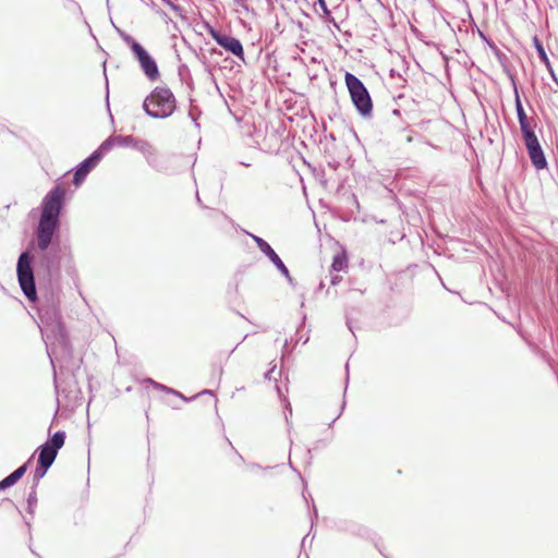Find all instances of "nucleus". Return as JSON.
Segmentation results:
<instances>
[{
  "label": "nucleus",
  "mask_w": 558,
  "mask_h": 558,
  "mask_svg": "<svg viewBox=\"0 0 558 558\" xmlns=\"http://www.w3.org/2000/svg\"><path fill=\"white\" fill-rule=\"evenodd\" d=\"M40 276L39 289L28 251H23L16 262V278L24 296L37 303V313L46 332L47 344H57L64 352V342L70 341L61 312V260L64 251H34Z\"/></svg>",
  "instance_id": "obj_1"
},
{
  "label": "nucleus",
  "mask_w": 558,
  "mask_h": 558,
  "mask_svg": "<svg viewBox=\"0 0 558 558\" xmlns=\"http://www.w3.org/2000/svg\"><path fill=\"white\" fill-rule=\"evenodd\" d=\"M73 194L74 190L71 189L66 174H64L54 181L53 186L44 196L38 223L29 242V247L33 251H65L68 248L62 244L61 217Z\"/></svg>",
  "instance_id": "obj_2"
},
{
  "label": "nucleus",
  "mask_w": 558,
  "mask_h": 558,
  "mask_svg": "<svg viewBox=\"0 0 558 558\" xmlns=\"http://www.w3.org/2000/svg\"><path fill=\"white\" fill-rule=\"evenodd\" d=\"M47 354L53 372V385L57 395L63 396L69 402L77 403L83 399L82 389L78 384V375L83 364V357H75L71 341L64 342V352L57 344H47Z\"/></svg>",
  "instance_id": "obj_3"
},
{
  "label": "nucleus",
  "mask_w": 558,
  "mask_h": 558,
  "mask_svg": "<svg viewBox=\"0 0 558 558\" xmlns=\"http://www.w3.org/2000/svg\"><path fill=\"white\" fill-rule=\"evenodd\" d=\"M177 105V98L169 87L156 86L143 100L142 108L149 118L163 120L175 112Z\"/></svg>",
  "instance_id": "obj_4"
},
{
  "label": "nucleus",
  "mask_w": 558,
  "mask_h": 558,
  "mask_svg": "<svg viewBox=\"0 0 558 558\" xmlns=\"http://www.w3.org/2000/svg\"><path fill=\"white\" fill-rule=\"evenodd\" d=\"M116 29L132 52L133 58L138 62L141 71L149 82H156L160 78V71L155 58L148 50L137 41L133 36L116 26Z\"/></svg>",
  "instance_id": "obj_5"
},
{
  "label": "nucleus",
  "mask_w": 558,
  "mask_h": 558,
  "mask_svg": "<svg viewBox=\"0 0 558 558\" xmlns=\"http://www.w3.org/2000/svg\"><path fill=\"white\" fill-rule=\"evenodd\" d=\"M344 83L353 107L363 119L373 117V100L371 94L361 78L351 72L344 73Z\"/></svg>",
  "instance_id": "obj_6"
},
{
  "label": "nucleus",
  "mask_w": 558,
  "mask_h": 558,
  "mask_svg": "<svg viewBox=\"0 0 558 558\" xmlns=\"http://www.w3.org/2000/svg\"><path fill=\"white\" fill-rule=\"evenodd\" d=\"M201 25L219 47L245 62L244 48L239 38L217 29L207 20H202Z\"/></svg>",
  "instance_id": "obj_7"
},
{
  "label": "nucleus",
  "mask_w": 558,
  "mask_h": 558,
  "mask_svg": "<svg viewBox=\"0 0 558 558\" xmlns=\"http://www.w3.org/2000/svg\"><path fill=\"white\" fill-rule=\"evenodd\" d=\"M244 233L255 242L258 250L269 259V262L280 272V275L286 278L289 286L294 289L296 287L295 279L291 276L289 268L276 253V251L271 247V245L265 239L252 232L245 230Z\"/></svg>",
  "instance_id": "obj_8"
},
{
  "label": "nucleus",
  "mask_w": 558,
  "mask_h": 558,
  "mask_svg": "<svg viewBox=\"0 0 558 558\" xmlns=\"http://www.w3.org/2000/svg\"><path fill=\"white\" fill-rule=\"evenodd\" d=\"M65 438L66 434L64 430H57L49 436V438L36 449V452L38 453L37 462L51 466L59 453V450L64 446Z\"/></svg>",
  "instance_id": "obj_9"
},
{
  "label": "nucleus",
  "mask_w": 558,
  "mask_h": 558,
  "mask_svg": "<svg viewBox=\"0 0 558 558\" xmlns=\"http://www.w3.org/2000/svg\"><path fill=\"white\" fill-rule=\"evenodd\" d=\"M98 155H89L80 163H77L74 168H72L69 172H66V177L69 173L73 174L72 182L75 189H78L86 180L87 175L98 166L97 161Z\"/></svg>",
  "instance_id": "obj_10"
},
{
  "label": "nucleus",
  "mask_w": 558,
  "mask_h": 558,
  "mask_svg": "<svg viewBox=\"0 0 558 558\" xmlns=\"http://www.w3.org/2000/svg\"><path fill=\"white\" fill-rule=\"evenodd\" d=\"M527 151V156L531 160L532 166L535 170L541 171L548 168V161L545 156L544 149L539 143V140L524 144Z\"/></svg>",
  "instance_id": "obj_11"
},
{
  "label": "nucleus",
  "mask_w": 558,
  "mask_h": 558,
  "mask_svg": "<svg viewBox=\"0 0 558 558\" xmlns=\"http://www.w3.org/2000/svg\"><path fill=\"white\" fill-rule=\"evenodd\" d=\"M533 46L537 52L539 61L545 65L546 70L548 71V73L550 75V78L558 86V76H557V74L553 68V64L546 53L543 41L536 35L533 37Z\"/></svg>",
  "instance_id": "obj_12"
},
{
  "label": "nucleus",
  "mask_w": 558,
  "mask_h": 558,
  "mask_svg": "<svg viewBox=\"0 0 558 558\" xmlns=\"http://www.w3.org/2000/svg\"><path fill=\"white\" fill-rule=\"evenodd\" d=\"M118 146L131 147L142 153L149 148V142L132 135H118Z\"/></svg>",
  "instance_id": "obj_13"
},
{
  "label": "nucleus",
  "mask_w": 558,
  "mask_h": 558,
  "mask_svg": "<svg viewBox=\"0 0 558 558\" xmlns=\"http://www.w3.org/2000/svg\"><path fill=\"white\" fill-rule=\"evenodd\" d=\"M145 383L149 384L153 388H155L156 390H159V391H162L165 393H168V395H173L178 398H180L181 400H183L184 402H190L192 400H195L197 398V395L195 396H192V397H185L182 392H180L179 390H175L171 387H168L161 383H158L151 378H146L145 379Z\"/></svg>",
  "instance_id": "obj_14"
},
{
  "label": "nucleus",
  "mask_w": 558,
  "mask_h": 558,
  "mask_svg": "<svg viewBox=\"0 0 558 558\" xmlns=\"http://www.w3.org/2000/svg\"><path fill=\"white\" fill-rule=\"evenodd\" d=\"M114 146H118V135H110L92 153V155H98L97 161L100 162L105 155Z\"/></svg>",
  "instance_id": "obj_15"
},
{
  "label": "nucleus",
  "mask_w": 558,
  "mask_h": 558,
  "mask_svg": "<svg viewBox=\"0 0 558 558\" xmlns=\"http://www.w3.org/2000/svg\"><path fill=\"white\" fill-rule=\"evenodd\" d=\"M535 129H536V123H535L534 119L520 124V131H521V137L523 141V144H529L530 142L538 140V137L535 133Z\"/></svg>",
  "instance_id": "obj_16"
},
{
  "label": "nucleus",
  "mask_w": 558,
  "mask_h": 558,
  "mask_svg": "<svg viewBox=\"0 0 558 558\" xmlns=\"http://www.w3.org/2000/svg\"><path fill=\"white\" fill-rule=\"evenodd\" d=\"M178 75L181 83L185 85L186 89L189 90V95H191V93H193L195 89V85L190 68L185 63L179 65Z\"/></svg>",
  "instance_id": "obj_17"
},
{
  "label": "nucleus",
  "mask_w": 558,
  "mask_h": 558,
  "mask_svg": "<svg viewBox=\"0 0 558 558\" xmlns=\"http://www.w3.org/2000/svg\"><path fill=\"white\" fill-rule=\"evenodd\" d=\"M34 456H31L28 460L20 465L17 469H15L12 473H10L8 476L4 477L7 484L9 487L14 486L27 472L29 463L32 461Z\"/></svg>",
  "instance_id": "obj_18"
},
{
  "label": "nucleus",
  "mask_w": 558,
  "mask_h": 558,
  "mask_svg": "<svg viewBox=\"0 0 558 558\" xmlns=\"http://www.w3.org/2000/svg\"><path fill=\"white\" fill-rule=\"evenodd\" d=\"M34 456H31L28 460L20 465L17 469H15L12 473H10L8 476L4 477L7 484L9 487L14 486L27 472L29 463L32 461Z\"/></svg>",
  "instance_id": "obj_19"
},
{
  "label": "nucleus",
  "mask_w": 558,
  "mask_h": 558,
  "mask_svg": "<svg viewBox=\"0 0 558 558\" xmlns=\"http://www.w3.org/2000/svg\"><path fill=\"white\" fill-rule=\"evenodd\" d=\"M340 529L344 532H348L352 535L360 537H364L368 533L367 527L353 521H344Z\"/></svg>",
  "instance_id": "obj_20"
},
{
  "label": "nucleus",
  "mask_w": 558,
  "mask_h": 558,
  "mask_svg": "<svg viewBox=\"0 0 558 558\" xmlns=\"http://www.w3.org/2000/svg\"><path fill=\"white\" fill-rule=\"evenodd\" d=\"M348 265H349V258H348L347 253H344V252L337 253L332 258V262L330 265V272H339V271L345 270L348 268Z\"/></svg>",
  "instance_id": "obj_21"
},
{
  "label": "nucleus",
  "mask_w": 558,
  "mask_h": 558,
  "mask_svg": "<svg viewBox=\"0 0 558 558\" xmlns=\"http://www.w3.org/2000/svg\"><path fill=\"white\" fill-rule=\"evenodd\" d=\"M513 94H514L515 113H517L518 122L520 125L522 123H525V122L532 120V118H529L524 110V107H523V104H522V100L520 97L519 88H515V92H513Z\"/></svg>",
  "instance_id": "obj_22"
},
{
  "label": "nucleus",
  "mask_w": 558,
  "mask_h": 558,
  "mask_svg": "<svg viewBox=\"0 0 558 558\" xmlns=\"http://www.w3.org/2000/svg\"><path fill=\"white\" fill-rule=\"evenodd\" d=\"M142 154L144 155L146 162L154 168L155 170L161 172L163 171V167L160 166L158 161V156L156 154V149L154 146L149 143V148L147 150H143Z\"/></svg>",
  "instance_id": "obj_23"
},
{
  "label": "nucleus",
  "mask_w": 558,
  "mask_h": 558,
  "mask_svg": "<svg viewBox=\"0 0 558 558\" xmlns=\"http://www.w3.org/2000/svg\"><path fill=\"white\" fill-rule=\"evenodd\" d=\"M50 468H51L50 465L44 464L41 462H37L34 473H33L32 486L37 487L40 480L47 474V472Z\"/></svg>",
  "instance_id": "obj_24"
},
{
  "label": "nucleus",
  "mask_w": 558,
  "mask_h": 558,
  "mask_svg": "<svg viewBox=\"0 0 558 558\" xmlns=\"http://www.w3.org/2000/svg\"><path fill=\"white\" fill-rule=\"evenodd\" d=\"M194 99L192 97V95H189V102H190V110H189V118L192 120V122L194 123L195 128L199 129V123H198V119L202 114V110L194 105Z\"/></svg>",
  "instance_id": "obj_25"
},
{
  "label": "nucleus",
  "mask_w": 558,
  "mask_h": 558,
  "mask_svg": "<svg viewBox=\"0 0 558 558\" xmlns=\"http://www.w3.org/2000/svg\"><path fill=\"white\" fill-rule=\"evenodd\" d=\"M37 487L31 486V492L27 496L26 502H27V513L34 515L35 508L37 507Z\"/></svg>",
  "instance_id": "obj_26"
},
{
  "label": "nucleus",
  "mask_w": 558,
  "mask_h": 558,
  "mask_svg": "<svg viewBox=\"0 0 558 558\" xmlns=\"http://www.w3.org/2000/svg\"><path fill=\"white\" fill-rule=\"evenodd\" d=\"M488 47L496 57L497 61L500 65H505L506 61L509 59V57L502 52L495 43H488Z\"/></svg>",
  "instance_id": "obj_27"
},
{
  "label": "nucleus",
  "mask_w": 558,
  "mask_h": 558,
  "mask_svg": "<svg viewBox=\"0 0 558 558\" xmlns=\"http://www.w3.org/2000/svg\"><path fill=\"white\" fill-rule=\"evenodd\" d=\"M500 66L502 68L504 72L507 74L508 78L510 80L511 85L513 87V92H515V88H518V84H517L514 71L510 64V60L508 59L506 61L505 65H500Z\"/></svg>",
  "instance_id": "obj_28"
},
{
  "label": "nucleus",
  "mask_w": 558,
  "mask_h": 558,
  "mask_svg": "<svg viewBox=\"0 0 558 558\" xmlns=\"http://www.w3.org/2000/svg\"><path fill=\"white\" fill-rule=\"evenodd\" d=\"M345 369H347V378H345V388H344V392H343V397L345 396V392H347V388H348V384H349V362H347L345 364ZM345 399L343 398L342 400V403H341V407H340V412L339 414L329 423V427H331L333 425V423L342 415L344 409H345Z\"/></svg>",
  "instance_id": "obj_29"
},
{
  "label": "nucleus",
  "mask_w": 558,
  "mask_h": 558,
  "mask_svg": "<svg viewBox=\"0 0 558 558\" xmlns=\"http://www.w3.org/2000/svg\"><path fill=\"white\" fill-rule=\"evenodd\" d=\"M276 389H277L279 397L284 402V416H286L287 424L289 425L290 424L289 416L292 415V407H291L290 402L288 401V399H286V398L283 399L281 389L278 386H276Z\"/></svg>",
  "instance_id": "obj_30"
},
{
  "label": "nucleus",
  "mask_w": 558,
  "mask_h": 558,
  "mask_svg": "<svg viewBox=\"0 0 558 558\" xmlns=\"http://www.w3.org/2000/svg\"><path fill=\"white\" fill-rule=\"evenodd\" d=\"M166 5H168L172 11H174L177 13V15L179 16H182L183 12H184V9L180 5V4H177L174 1L172 0H161Z\"/></svg>",
  "instance_id": "obj_31"
},
{
  "label": "nucleus",
  "mask_w": 558,
  "mask_h": 558,
  "mask_svg": "<svg viewBox=\"0 0 558 558\" xmlns=\"http://www.w3.org/2000/svg\"><path fill=\"white\" fill-rule=\"evenodd\" d=\"M317 4L319 5L324 16L331 17V11L329 10L325 0L323 2H317Z\"/></svg>",
  "instance_id": "obj_32"
},
{
  "label": "nucleus",
  "mask_w": 558,
  "mask_h": 558,
  "mask_svg": "<svg viewBox=\"0 0 558 558\" xmlns=\"http://www.w3.org/2000/svg\"><path fill=\"white\" fill-rule=\"evenodd\" d=\"M342 280V277L337 274L330 272V284L337 286Z\"/></svg>",
  "instance_id": "obj_33"
},
{
  "label": "nucleus",
  "mask_w": 558,
  "mask_h": 558,
  "mask_svg": "<svg viewBox=\"0 0 558 558\" xmlns=\"http://www.w3.org/2000/svg\"><path fill=\"white\" fill-rule=\"evenodd\" d=\"M104 74H105V78H106V104H107V107L109 108V82L107 78L106 70L104 71Z\"/></svg>",
  "instance_id": "obj_34"
},
{
  "label": "nucleus",
  "mask_w": 558,
  "mask_h": 558,
  "mask_svg": "<svg viewBox=\"0 0 558 558\" xmlns=\"http://www.w3.org/2000/svg\"><path fill=\"white\" fill-rule=\"evenodd\" d=\"M234 3L243 8L245 11H248L247 0H233Z\"/></svg>",
  "instance_id": "obj_35"
},
{
  "label": "nucleus",
  "mask_w": 558,
  "mask_h": 558,
  "mask_svg": "<svg viewBox=\"0 0 558 558\" xmlns=\"http://www.w3.org/2000/svg\"><path fill=\"white\" fill-rule=\"evenodd\" d=\"M276 369V366H274L272 368L268 369L265 374H264V378L266 380H271L272 379V374Z\"/></svg>",
  "instance_id": "obj_36"
},
{
  "label": "nucleus",
  "mask_w": 558,
  "mask_h": 558,
  "mask_svg": "<svg viewBox=\"0 0 558 558\" xmlns=\"http://www.w3.org/2000/svg\"><path fill=\"white\" fill-rule=\"evenodd\" d=\"M349 201L356 206V208L359 209V202H357V197L355 194L351 193L349 196H348Z\"/></svg>",
  "instance_id": "obj_37"
},
{
  "label": "nucleus",
  "mask_w": 558,
  "mask_h": 558,
  "mask_svg": "<svg viewBox=\"0 0 558 558\" xmlns=\"http://www.w3.org/2000/svg\"><path fill=\"white\" fill-rule=\"evenodd\" d=\"M480 37L485 41L487 45L488 43H494L489 37H487L483 32H478Z\"/></svg>",
  "instance_id": "obj_38"
},
{
  "label": "nucleus",
  "mask_w": 558,
  "mask_h": 558,
  "mask_svg": "<svg viewBox=\"0 0 558 558\" xmlns=\"http://www.w3.org/2000/svg\"><path fill=\"white\" fill-rule=\"evenodd\" d=\"M345 324H347V327L349 328V330L354 335V328L352 325V320L349 317H347Z\"/></svg>",
  "instance_id": "obj_39"
},
{
  "label": "nucleus",
  "mask_w": 558,
  "mask_h": 558,
  "mask_svg": "<svg viewBox=\"0 0 558 558\" xmlns=\"http://www.w3.org/2000/svg\"><path fill=\"white\" fill-rule=\"evenodd\" d=\"M317 518H318L317 509H316V507L314 506V507H313V514H311V522H312V525L314 524V519H317Z\"/></svg>",
  "instance_id": "obj_40"
},
{
  "label": "nucleus",
  "mask_w": 558,
  "mask_h": 558,
  "mask_svg": "<svg viewBox=\"0 0 558 558\" xmlns=\"http://www.w3.org/2000/svg\"><path fill=\"white\" fill-rule=\"evenodd\" d=\"M8 488H10V487L8 486V484H7L5 480H4V478H3V480H1V481H0V492H3V490H5V489H8Z\"/></svg>",
  "instance_id": "obj_41"
},
{
  "label": "nucleus",
  "mask_w": 558,
  "mask_h": 558,
  "mask_svg": "<svg viewBox=\"0 0 558 558\" xmlns=\"http://www.w3.org/2000/svg\"><path fill=\"white\" fill-rule=\"evenodd\" d=\"M555 286L558 289V263L555 266Z\"/></svg>",
  "instance_id": "obj_42"
},
{
  "label": "nucleus",
  "mask_w": 558,
  "mask_h": 558,
  "mask_svg": "<svg viewBox=\"0 0 558 558\" xmlns=\"http://www.w3.org/2000/svg\"><path fill=\"white\" fill-rule=\"evenodd\" d=\"M549 340H550V342L554 344V342H555V336H554V331H553V329H551V328H549Z\"/></svg>",
  "instance_id": "obj_43"
},
{
  "label": "nucleus",
  "mask_w": 558,
  "mask_h": 558,
  "mask_svg": "<svg viewBox=\"0 0 558 558\" xmlns=\"http://www.w3.org/2000/svg\"><path fill=\"white\" fill-rule=\"evenodd\" d=\"M326 137L331 140V141H333V142L336 141V135L332 132L329 133Z\"/></svg>",
  "instance_id": "obj_44"
},
{
  "label": "nucleus",
  "mask_w": 558,
  "mask_h": 558,
  "mask_svg": "<svg viewBox=\"0 0 558 558\" xmlns=\"http://www.w3.org/2000/svg\"><path fill=\"white\" fill-rule=\"evenodd\" d=\"M389 75L393 77L396 75H399V73L395 69H391Z\"/></svg>",
  "instance_id": "obj_45"
},
{
  "label": "nucleus",
  "mask_w": 558,
  "mask_h": 558,
  "mask_svg": "<svg viewBox=\"0 0 558 558\" xmlns=\"http://www.w3.org/2000/svg\"><path fill=\"white\" fill-rule=\"evenodd\" d=\"M199 395H210V396H214L213 391L211 390H203Z\"/></svg>",
  "instance_id": "obj_46"
},
{
  "label": "nucleus",
  "mask_w": 558,
  "mask_h": 558,
  "mask_svg": "<svg viewBox=\"0 0 558 558\" xmlns=\"http://www.w3.org/2000/svg\"><path fill=\"white\" fill-rule=\"evenodd\" d=\"M29 550L32 551V554H34L36 557L38 558H43L39 554H37L33 548L32 546L29 545Z\"/></svg>",
  "instance_id": "obj_47"
},
{
  "label": "nucleus",
  "mask_w": 558,
  "mask_h": 558,
  "mask_svg": "<svg viewBox=\"0 0 558 558\" xmlns=\"http://www.w3.org/2000/svg\"><path fill=\"white\" fill-rule=\"evenodd\" d=\"M209 52L210 54L220 53V51L217 48H211Z\"/></svg>",
  "instance_id": "obj_48"
},
{
  "label": "nucleus",
  "mask_w": 558,
  "mask_h": 558,
  "mask_svg": "<svg viewBox=\"0 0 558 558\" xmlns=\"http://www.w3.org/2000/svg\"><path fill=\"white\" fill-rule=\"evenodd\" d=\"M307 537H308V534H307L306 536H304V537H303V539H302V544H301V545H302V547H304V546H305V543H306V541H307Z\"/></svg>",
  "instance_id": "obj_49"
},
{
  "label": "nucleus",
  "mask_w": 558,
  "mask_h": 558,
  "mask_svg": "<svg viewBox=\"0 0 558 558\" xmlns=\"http://www.w3.org/2000/svg\"><path fill=\"white\" fill-rule=\"evenodd\" d=\"M392 114H395V116H399V114H400V110H399V109H393V110H392Z\"/></svg>",
  "instance_id": "obj_50"
},
{
  "label": "nucleus",
  "mask_w": 558,
  "mask_h": 558,
  "mask_svg": "<svg viewBox=\"0 0 558 558\" xmlns=\"http://www.w3.org/2000/svg\"><path fill=\"white\" fill-rule=\"evenodd\" d=\"M240 163L244 167H251V163H248L247 161H241Z\"/></svg>",
  "instance_id": "obj_51"
},
{
  "label": "nucleus",
  "mask_w": 558,
  "mask_h": 558,
  "mask_svg": "<svg viewBox=\"0 0 558 558\" xmlns=\"http://www.w3.org/2000/svg\"><path fill=\"white\" fill-rule=\"evenodd\" d=\"M325 287L324 282H320L317 290H322Z\"/></svg>",
  "instance_id": "obj_52"
},
{
  "label": "nucleus",
  "mask_w": 558,
  "mask_h": 558,
  "mask_svg": "<svg viewBox=\"0 0 558 558\" xmlns=\"http://www.w3.org/2000/svg\"><path fill=\"white\" fill-rule=\"evenodd\" d=\"M305 319H306V315L304 314V315H303V317H302V324H301V326L304 324Z\"/></svg>",
  "instance_id": "obj_53"
},
{
  "label": "nucleus",
  "mask_w": 558,
  "mask_h": 558,
  "mask_svg": "<svg viewBox=\"0 0 558 558\" xmlns=\"http://www.w3.org/2000/svg\"><path fill=\"white\" fill-rule=\"evenodd\" d=\"M239 344H240V343H238L234 348H232V350H231L230 354H231V353H233V352L235 351V349L238 348V345H239Z\"/></svg>",
  "instance_id": "obj_54"
},
{
  "label": "nucleus",
  "mask_w": 558,
  "mask_h": 558,
  "mask_svg": "<svg viewBox=\"0 0 558 558\" xmlns=\"http://www.w3.org/2000/svg\"><path fill=\"white\" fill-rule=\"evenodd\" d=\"M26 525L28 526V529H31V522L28 521H25Z\"/></svg>",
  "instance_id": "obj_55"
},
{
  "label": "nucleus",
  "mask_w": 558,
  "mask_h": 558,
  "mask_svg": "<svg viewBox=\"0 0 558 558\" xmlns=\"http://www.w3.org/2000/svg\"><path fill=\"white\" fill-rule=\"evenodd\" d=\"M196 199H197L198 203L201 202L198 193L196 194Z\"/></svg>",
  "instance_id": "obj_56"
},
{
  "label": "nucleus",
  "mask_w": 558,
  "mask_h": 558,
  "mask_svg": "<svg viewBox=\"0 0 558 558\" xmlns=\"http://www.w3.org/2000/svg\"><path fill=\"white\" fill-rule=\"evenodd\" d=\"M311 530H313V527L311 526ZM312 534V531H308V535Z\"/></svg>",
  "instance_id": "obj_57"
},
{
  "label": "nucleus",
  "mask_w": 558,
  "mask_h": 558,
  "mask_svg": "<svg viewBox=\"0 0 558 558\" xmlns=\"http://www.w3.org/2000/svg\"><path fill=\"white\" fill-rule=\"evenodd\" d=\"M324 0H316V2H323Z\"/></svg>",
  "instance_id": "obj_58"
}]
</instances>
